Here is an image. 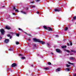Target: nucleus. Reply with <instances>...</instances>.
I'll return each mask as SVG.
<instances>
[{
  "label": "nucleus",
  "mask_w": 76,
  "mask_h": 76,
  "mask_svg": "<svg viewBox=\"0 0 76 76\" xmlns=\"http://www.w3.org/2000/svg\"><path fill=\"white\" fill-rule=\"evenodd\" d=\"M15 12H18V10H15Z\"/></svg>",
  "instance_id": "7c9ffc66"
},
{
  "label": "nucleus",
  "mask_w": 76,
  "mask_h": 76,
  "mask_svg": "<svg viewBox=\"0 0 76 76\" xmlns=\"http://www.w3.org/2000/svg\"><path fill=\"white\" fill-rule=\"evenodd\" d=\"M21 59L22 60H23L24 59H25V57H22L21 58Z\"/></svg>",
  "instance_id": "6ab92c4d"
},
{
  "label": "nucleus",
  "mask_w": 76,
  "mask_h": 76,
  "mask_svg": "<svg viewBox=\"0 0 76 76\" xmlns=\"http://www.w3.org/2000/svg\"><path fill=\"white\" fill-rule=\"evenodd\" d=\"M64 51H66L67 53H70V51L69 50H67L66 49H64Z\"/></svg>",
  "instance_id": "f8f14e48"
},
{
  "label": "nucleus",
  "mask_w": 76,
  "mask_h": 76,
  "mask_svg": "<svg viewBox=\"0 0 76 76\" xmlns=\"http://www.w3.org/2000/svg\"><path fill=\"white\" fill-rule=\"evenodd\" d=\"M16 35L17 37H19V34H16Z\"/></svg>",
  "instance_id": "393cba45"
},
{
  "label": "nucleus",
  "mask_w": 76,
  "mask_h": 76,
  "mask_svg": "<svg viewBox=\"0 0 76 76\" xmlns=\"http://www.w3.org/2000/svg\"><path fill=\"white\" fill-rule=\"evenodd\" d=\"M32 7H34V6H32Z\"/></svg>",
  "instance_id": "37998d69"
},
{
  "label": "nucleus",
  "mask_w": 76,
  "mask_h": 76,
  "mask_svg": "<svg viewBox=\"0 0 76 76\" xmlns=\"http://www.w3.org/2000/svg\"><path fill=\"white\" fill-rule=\"evenodd\" d=\"M48 64L49 65H51V63L50 62H48Z\"/></svg>",
  "instance_id": "a878e982"
},
{
  "label": "nucleus",
  "mask_w": 76,
  "mask_h": 76,
  "mask_svg": "<svg viewBox=\"0 0 76 76\" xmlns=\"http://www.w3.org/2000/svg\"><path fill=\"white\" fill-rule=\"evenodd\" d=\"M70 60H75V58L73 57L70 58Z\"/></svg>",
  "instance_id": "dca6fc26"
},
{
  "label": "nucleus",
  "mask_w": 76,
  "mask_h": 76,
  "mask_svg": "<svg viewBox=\"0 0 76 76\" xmlns=\"http://www.w3.org/2000/svg\"><path fill=\"white\" fill-rule=\"evenodd\" d=\"M61 47L62 48H66V46H61Z\"/></svg>",
  "instance_id": "4468645a"
},
{
  "label": "nucleus",
  "mask_w": 76,
  "mask_h": 76,
  "mask_svg": "<svg viewBox=\"0 0 76 76\" xmlns=\"http://www.w3.org/2000/svg\"><path fill=\"white\" fill-rule=\"evenodd\" d=\"M72 54H70V55H72Z\"/></svg>",
  "instance_id": "a18cd8bd"
},
{
  "label": "nucleus",
  "mask_w": 76,
  "mask_h": 76,
  "mask_svg": "<svg viewBox=\"0 0 76 76\" xmlns=\"http://www.w3.org/2000/svg\"><path fill=\"white\" fill-rule=\"evenodd\" d=\"M13 50V49H11V48H10V49H9V51H12V50Z\"/></svg>",
  "instance_id": "aec40b11"
},
{
  "label": "nucleus",
  "mask_w": 76,
  "mask_h": 76,
  "mask_svg": "<svg viewBox=\"0 0 76 76\" xmlns=\"http://www.w3.org/2000/svg\"><path fill=\"white\" fill-rule=\"evenodd\" d=\"M40 42L42 44H45V42L42 41L40 40V42Z\"/></svg>",
  "instance_id": "0eeeda50"
},
{
  "label": "nucleus",
  "mask_w": 76,
  "mask_h": 76,
  "mask_svg": "<svg viewBox=\"0 0 76 76\" xmlns=\"http://www.w3.org/2000/svg\"><path fill=\"white\" fill-rule=\"evenodd\" d=\"M32 3H33V2H32Z\"/></svg>",
  "instance_id": "de8ad7c7"
},
{
  "label": "nucleus",
  "mask_w": 76,
  "mask_h": 76,
  "mask_svg": "<svg viewBox=\"0 0 76 76\" xmlns=\"http://www.w3.org/2000/svg\"><path fill=\"white\" fill-rule=\"evenodd\" d=\"M67 45H68V46H69V45H69V43H68L67 44Z\"/></svg>",
  "instance_id": "f704fd0d"
},
{
  "label": "nucleus",
  "mask_w": 76,
  "mask_h": 76,
  "mask_svg": "<svg viewBox=\"0 0 76 76\" xmlns=\"http://www.w3.org/2000/svg\"><path fill=\"white\" fill-rule=\"evenodd\" d=\"M4 7V6L3 7Z\"/></svg>",
  "instance_id": "8fccbe9b"
},
{
  "label": "nucleus",
  "mask_w": 76,
  "mask_h": 76,
  "mask_svg": "<svg viewBox=\"0 0 76 76\" xmlns=\"http://www.w3.org/2000/svg\"><path fill=\"white\" fill-rule=\"evenodd\" d=\"M7 37H10V39H11V38H12V37H11L10 36V34H8L7 35Z\"/></svg>",
  "instance_id": "2eb2a0df"
},
{
  "label": "nucleus",
  "mask_w": 76,
  "mask_h": 76,
  "mask_svg": "<svg viewBox=\"0 0 76 76\" xmlns=\"http://www.w3.org/2000/svg\"><path fill=\"white\" fill-rule=\"evenodd\" d=\"M44 70H49V69H50V68H49V67H48L44 68Z\"/></svg>",
  "instance_id": "1a4fd4ad"
},
{
  "label": "nucleus",
  "mask_w": 76,
  "mask_h": 76,
  "mask_svg": "<svg viewBox=\"0 0 76 76\" xmlns=\"http://www.w3.org/2000/svg\"><path fill=\"white\" fill-rule=\"evenodd\" d=\"M5 28L6 29H10V27L9 26H5Z\"/></svg>",
  "instance_id": "423d86ee"
},
{
  "label": "nucleus",
  "mask_w": 76,
  "mask_h": 76,
  "mask_svg": "<svg viewBox=\"0 0 76 76\" xmlns=\"http://www.w3.org/2000/svg\"><path fill=\"white\" fill-rule=\"evenodd\" d=\"M74 76H76V74H75L74 75H73Z\"/></svg>",
  "instance_id": "c9c22d12"
},
{
  "label": "nucleus",
  "mask_w": 76,
  "mask_h": 76,
  "mask_svg": "<svg viewBox=\"0 0 76 76\" xmlns=\"http://www.w3.org/2000/svg\"><path fill=\"white\" fill-rule=\"evenodd\" d=\"M56 72H59V71H60V69L59 68H58L56 69Z\"/></svg>",
  "instance_id": "9d476101"
},
{
  "label": "nucleus",
  "mask_w": 76,
  "mask_h": 76,
  "mask_svg": "<svg viewBox=\"0 0 76 76\" xmlns=\"http://www.w3.org/2000/svg\"><path fill=\"white\" fill-rule=\"evenodd\" d=\"M27 34V35H30V34Z\"/></svg>",
  "instance_id": "79ce46f5"
},
{
  "label": "nucleus",
  "mask_w": 76,
  "mask_h": 76,
  "mask_svg": "<svg viewBox=\"0 0 76 76\" xmlns=\"http://www.w3.org/2000/svg\"><path fill=\"white\" fill-rule=\"evenodd\" d=\"M40 0H36L37 2H38V1H39Z\"/></svg>",
  "instance_id": "2f4dec72"
},
{
  "label": "nucleus",
  "mask_w": 76,
  "mask_h": 76,
  "mask_svg": "<svg viewBox=\"0 0 76 76\" xmlns=\"http://www.w3.org/2000/svg\"><path fill=\"white\" fill-rule=\"evenodd\" d=\"M13 9L14 10H15V9H16V8H15V6H14Z\"/></svg>",
  "instance_id": "c85d7f7f"
},
{
  "label": "nucleus",
  "mask_w": 76,
  "mask_h": 76,
  "mask_svg": "<svg viewBox=\"0 0 76 76\" xmlns=\"http://www.w3.org/2000/svg\"><path fill=\"white\" fill-rule=\"evenodd\" d=\"M68 64H72V65H73V63H72L69 62H68Z\"/></svg>",
  "instance_id": "f3484780"
},
{
  "label": "nucleus",
  "mask_w": 76,
  "mask_h": 76,
  "mask_svg": "<svg viewBox=\"0 0 76 76\" xmlns=\"http://www.w3.org/2000/svg\"><path fill=\"white\" fill-rule=\"evenodd\" d=\"M16 44H17V45L19 44V42H16Z\"/></svg>",
  "instance_id": "bb28decb"
},
{
  "label": "nucleus",
  "mask_w": 76,
  "mask_h": 76,
  "mask_svg": "<svg viewBox=\"0 0 76 76\" xmlns=\"http://www.w3.org/2000/svg\"><path fill=\"white\" fill-rule=\"evenodd\" d=\"M34 41H35V42H40V40L39 39H37L36 38H34L33 39Z\"/></svg>",
  "instance_id": "f03ea898"
},
{
  "label": "nucleus",
  "mask_w": 76,
  "mask_h": 76,
  "mask_svg": "<svg viewBox=\"0 0 76 76\" xmlns=\"http://www.w3.org/2000/svg\"><path fill=\"white\" fill-rule=\"evenodd\" d=\"M31 66H33V65H32Z\"/></svg>",
  "instance_id": "49530a36"
},
{
  "label": "nucleus",
  "mask_w": 76,
  "mask_h": 76,
  "mask_svg": "<svg viewBox=\"0 0 76 76\" xmlns=\"http://www.w3.org/2000/svg\"><path fill=\"white\" fill-rule=\"evenodd\" d=\"M21 13H23L24 14H26V13H25V12L23 11H22L21 12Z\"/></svg>",
  "instance_id": "a211bd4d"
},
{
  "label": "nucleus",
  "mask_w": 76,
  "mask_h": 76,
  "mask_svg": "<svg viewBox=\"0 0 76 76\" xmlns=\"http://www.w3.org/2000/svg\"><path fill=\"white\" fill-rule=\"evenodd\" d=\"M66 67H70V66L69 65H68V64L66 65Z\"/></svg>",
  "instance_id": "b1692460"
},
{
  "label": "nucleus",
  "mask_w": 76,
  "mask_h": 76,
  "mask_svg": "<svg viewBox=\"0 0 76 76\" xmlns=\"http://www.w3.org/2000/svg\"><path fill=\"white\" fill-rule=\"evenodd\" d=\"M71 51H72V52H73V53H75L76 52V51L74 50H71Z\"/></svg>",
  "instance_id": "412c9836"
},
{
  "label": "nucleus",
  "mask_w": 76,
  "mask_h": 76,
  "mask_svg": "<svg viewBox=\"0 0 76 76\" xmlns=\"http://www.w3.org/2000/svg\"><path fill=\"white\" fill-rule=\"evenodd\" d=\"M0 31L2 35H4V31L3 28H1L0 29Z\"/></svg>",
  "instance_id": "7ed1b4c3"
},
{
  "label": "nucleus",
  "mask_w": 76,
  "mask_h": 76,
  "mask_svg": "<svg viewBox=\"0 0 76 76\" xmlns=\"http://www.w3.org/2000/svg\"><path fill=\"white\" fill-rule=\"evenodd\" d=\"M2 39V37H0V39Z\"/></svg>",
  "instance_id": "72a5a7b5"
},
{
  "label": "nucleus",
  "mask_w": 76,
  "mask_h": 76,
  "mask_svg": "<svg viewBox=\"0 0 76 76\" xmlns=\"http://www.w3.org/2000/svg\"><path fill=\"white\" fill-rule=\"evenodd\" d=\"M68 29V28L67 27H66L65 28V31H66Z\"/></svg>",
  "instance_id": "5701e85b"
},
{
  "label": "nucleus",
  "mask_w": 76,
  "mask_h": 76,
  "mask_svg": "<svg viewBox=\"0 0 76 76\" xmlns=\"http://www.w3.org/2000/svg\"><path fill=\"white\" fill-rule=\"evenodd\" d=\"M65 70L66 71H70V69L69 68H66V69H65Z\"/></svg>",
  "instance_id": "ddd939ff"
},
{
  "label": "nucleus",
  "mask_w": 76,
  "mask_h": 76,
  "mask_svg": "<svg viewBox=\"0 0 76 76\" xmlns=\"http://www.w3.org/2000/svg\"><path fill=\"white\" fill-rule=\"evenodd\" d=\"M12 67H15V66H16V64L15 63L13 64L12 65Z\"/></svg>",
  "instance_id": "6e6552de"
},
{
  "label": "nucleus",
  "mask_w": 76,
  "mask_h": 76,
  "mask_svg": "<svg viewBox=\"0 0 76 76\" xmlns=\"http://www.w3.org/2000/svg\"><path fill=\"white\" fill-rule=\"evenodd\" d=\"M37 14H39V12H37Z\"/></svg>",
  "instance_id": "ea45409f"
},
{
  "label": "nucleus",
  "mask_w": 76,
  "mask_h": 76,
  "mask_svg": "<svg viewBox=\"0 0 76 76\" xmlns=\"http://www.w3.org/2000/svg\"><path fill=\"white\" fill-rule=\"evenodd\" d=\"M73 19H74V20H75L76 19V17H73Z\"/></svg>",
  "instance_id": "cd10ccee"
},
{
  "label": "nucleus",
  "mask_w": 76,
  "mask_h": 76,
  "mask_svg": "<svg viewBox=\"0 0 76 76\" xmlns=\"http://www.w3.org/2000/svg\"><path fill=\"white\" fill-rule=\"evenodd\" d=\"M18 29H19V30H20V31H22V32H23V30H22V29H20V28H19Z\"/></svg>",
  "instance_id": "4be33fe9"
},
{
  "label": "nucleus",
  "mask_w": 76,
  "mask_h": 76,
  "mask_svg": "<svg viewBox=\"0 0 76 76\" xmlns=\"http://www.w3.org/2000/svg\"><path fill=\"white\" fill-rule=\"evenodd\" d=\"M28 41H30V40H31V39H28Z\"/></svg>",
  "instance_id": "e433bc0d"
},
{
  "label": "nucleus",
  "mask_w": 76,
  "mask_h": 76,
  "mask_svg": "<svg viewBox=\"0 0 76 76\" xmlns=\"http://www.w3.org/2000/svg\"><path fill=\"white\" fill-rule=\"evenodd\" d=\"M9 42V39H6L5 41V43H8Z\"/></svg>",
  "instance_id": "20e7f679"
},
{
  "label": "nucleus",
  "mask_w": 76,
  "mask_h": 76,
  "mask_svg": "<svg viewBox=\"0 0 76 76\" xmlns=\"http://www.w3.org/2000/svg\"><path fill=\"white\" fill-rule=\"evenodd\" d=\"M12 14H13V15H15V13H13Z\"/></svg>",
  "instance_id": "a19ab883"
},
{
  "label": "nucleus",
  "mask_w": 76,
  "mask_h": 76,
  "mask_svg": "<svg viewBox=\"0 0 76 76\" xmlns=\"http://www.w3.org/2000/svg\"><path fill=\"white\" fill-rule=\"evenodd\" d=\"M43 28L45 29H48V31H52L53 30V29L49 27H47L46 26H44Z\"/></svg>",
  "instance_id": "f257e3e1"
},
{
  "label": "nucleus",
  "mask_w": 76,
  "mask_h": 76,
  "mask_svg": "<svg viewBox=\"0 0 76 76\" xmlns=\"http://www.w3.org/2000/svg\"><path fill=\"white\" fill-rule=\"evenodd\" d=\"M70 45H71V46L72 45V43L71 42H70Z\"/></svg>",
  "instance_id": "c756f323"
},
{
  "label": "nucleus",
  "mask_w": 76,
  "mask_h": 76,
  "mask_svg": "<svg viewBox=\"0 0 76 76\" xmlns=\"http://www.w3.org/2000/svg\"><path fill=\"white\" fill-rule=\"evenodd\" d=\"M47 45H48V46H49V44L48 43H47Z\"/></svg>",
  "instance_id": "58836bf2"
},
{
  "label": "nucleus",
  "mask_w": 76,
  "mask_h": 76,
  "mask_svg": "<svg viewBox=\"0 0 76 76\" xmlns=\"http://www.w3.org/2000/svg\"><path fill=\"white\" fill-rule=\"evenodd\" d=\"M60 10L58 9H55V12H59Z\"/></svg>",
  "instance_id": "9b49d317"
},
{
  "label": "nucleus",
  "mask_w": 76,
  "mask_h": 76,
  "mask_svg": "<svg viewBox=\"0 0 76 76\" xmlns=\"http://www.w3.org/2000/svg\"><path fill=\"white\" fill-rule=\"evenodd\" d=\"M20 56H22V55L21 54H20Z\"/></svg>",
  "instance_id": "4c0bfd02"
},
{
  "label": "nucleus",
  "mask_w": 76,
  "mask_h": 76,
  "mask_svg": "<svg viewBox=\"0 0 76 76\" xmlns=\"http://www.w3.org/2000/svg\"><path fill=\"white\" fill-rule=\"evenodd\" d=\"M34 46H36V44L34 45Z\"/></svg>",
  "instance_id": "c03bdc74"
},
{
  "label": "nucleus",
  "mask_w": 76,
  "mask_h": 76,
  "mask_svg": "<svg viewBox=\"0 0 76 76\" xmlns=\"http://www.w3.org/2000/svg\"><path fill=\"white\" fill-rule=\"evenodd\" d=\"M56 51L58 53H60V52H61V50H60V49H56Z\"/></svg>",
  "instance_id": "39448f33"
},
{
  "label": "nucleus",
  "mask_w": 76,
  "mask_h": 76,
  "mask_svg": "<svg viewBox=\"0 0 76 76\" xmlns=\"http://www.w3.org/2000/svg\"><path fill=\"white\" fill-rule=\"evenodd\" d=\"M51 54H52V55H53V53L51 52L50 53Z\"/></svg>",
  "instance_id": "473e14b6"
},
{
  "label": "nucleus",
  "mask_w": 76,
  "mask_h": 76,
  "mask_svg": "<svg viewBox=\"0 0 76 76\" xmlns=\"http://www.w3.org/2000/svg\"><path fill=\"white\" fill-rule=\"evenodd\" d=\"M25 34H26V33H25Z\"/></svg>",
  "instance_id": "09e8293b"
}]
</instances>
